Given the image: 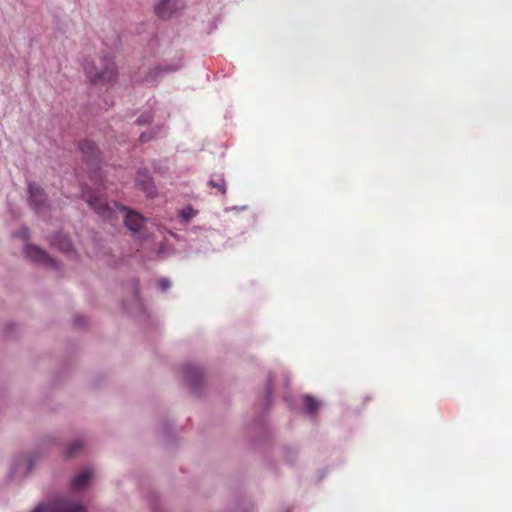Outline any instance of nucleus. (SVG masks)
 <instances>
[{"instance_id": "obj_7", "label": "nucleus", "mask_w": 512, "mask_h": 512, "mask_svg": "<svg viewBox=\"0 0 512 512\" xmlns=\"http://www.w3.org/2000/svg\"><path fill=\"white\" fill-rule=\"evenodd\" d=\"M93 477V471L90 468H85L81 470L72 480H71V488L73 491H81L85 489L89 483L91 478Z\"/></svg>"}, {"instance_id": "obj_2", "label": "nucleus", "mask_w": 512, "mask_h": 512, "mask_svg": "<svg viewBox=\"0 0 512 512\" xmlns=\"http://www.w3.org/2000/svg\"><path fill=\"white\" fill-rule=\"evenodd\" d=\"M182 8V0H160L155 6V13L162 19H169Z\"/></svg>"}, {"instance_id": "obj_10", "label": "nucleus", "mask_w": 512, "mask_h": 512, "mask_svg": "<svg viewBox=\"0 0 512 512\" xmlns=\"http://www.w3.org/2000/svg\"><path fill=\"white\" fill-rule=\"evenodd\" d=\"M51 243L63 251H69L71 249L70 240L67 237L62 236V235H57V236L53 237V239L51 240Z\"/></svg>"}, {"instance_id": "obj_6", "label": "nucleus", "mask_w": 512, "mask_h": 512, "mask_svg": "<svg viewBox=\"0 0 512 512\" xmlns=\"http://www.w3.org/2000/svg\"><path fill=\"white\" fill-rule=\"evenodd\" d=\"M28 191L30 194V204L36 210L40 211L44 207L45 194L43 190L35 183H29Z\"/></svg>"}, {"instance_id": "obj_20", "label": "nucleus", "mask_w": 512, "mask_h": 512, "mask_svg": "<svg viewBox=\"0 0 512 512\" xmlns=\"http://www.w3.org/2000/svg\"><path fill=\"white\" fill-rule=\"evenodd\" d=\"M155 79L152 77V75H149L147 78H146V82L148 83H152Z\"/></svg>"}, {"instance_id": "obj_3", "label": "nucleus", "mask_w": 512, "mask_h": 512, "mask_svg": "<svg viewBox=\"0 0 512 512\" xmlns=\"http://www.w3.org/2000/svg\"><path fill=\"white\" fill-rule=\"evenodd\" d=\"M80 151L83 155V158L89 166L96 165L99 159V149L95 146V144L92 141H83L80 144Z\"/></svg>"}, {"instance_id": "obj_8", "label": "nucleus", "mask_w": 512, "mask_h": 512, "mask_svg": "<svg viewBox=\"0 0 512 512\" xmlns=\"http://www.w3.org/2000/svg\"><path fill=\"white\" fill-rule=\"evenodd\" d=\"M136 185L139 189L144 191L148 196L155 193V185L150 176L145 171H139L136 176Z\"/></svg>"}, {"instance_id": "obj_12", "label": "nucleus", "mask_w": 512, "mask_h": 512, "mask_svg": "<svg viewBox=\"0 0 512 512\" xmlns=\"http://www.w3.org/2000/svg\"><path fill=\"white\" fill-rule=\"evenodd\" d=\"M210 185L216 188L220 193L225 194L226 183L222 176H215L210 180Z\"/></svg>"}, {"instance_id": "obj_18", "label": "nucleus", "mask_w": 512, "mask_h": 512, "mask_svg": "<svg viewBox=\"0 0 512 512\" xmlns=\"http://www.w3.org/2000/svg\"><path fill=\"white\" fill-rule=\"evenodd\" d=\"M149 139H150V137H149L146 133H142V134L140 135V141H141V142H146V141H148Z\"/></svg>"}, {"instance_id": "obj_16", "label": "nucleus", "mask_w": 512, "mask_h": 512, "mask_svg": "<svg viewBox=\"0 0 512 512\" xmlns=\"http://www.w3.org/2000/svg\"><path fill=\"white\" fill-rule=\"evenodd\" d=\"M158 286L162 291H165L170 287V281L168 279L162 278L158 281Z\"/></svg>"}, {"instance_id": "obj_22", "label": "nucleus", "mask_w": 512, "mask_h": 512, "mask_svg": "<svg viewBox=\"0 0 512 512\" xmlns=\"http://www.w3.org/2000/svg\"><path fill=\"white\" fill-rule=\"evenodd\" d=\"M75 322L77 323V325H81L79 319H75Z\"/></svg>"}, {"instance_id": "obj_17", "label": "nucleus", "mask_w": 512, "mask_h": 512, "mask_svg": "<svg viewBox=\"0 0 512 512\" xmlns=\"http://www.w3.org/2000/svg\"><path fill=\"white\" fill-rule=\"evenodd\" d=\"M151 116L150 115H142L137 119V123L139 125L147 124L151 122Z\"/></svg>"}, {"instance_id": "obj_19", "label": "nucleus", "mask_w": 512, "mask_h": 512, "mask_svg": "<svg viewBox=\"0 0 512 512\" xmlns=\"http://www.w3.org/2000/svg\"><path fill=\"white\" fill-rule=\"evenodd\" d=\"M188 370H191L192 373L195 374L196 377L199 375V370L195 367H189Z\"/></svg>"}, {"instance_id": "obj_21", "label": "nucleus", "mask_w": 512, "mask_h": 512, "mask_svg": "<svg viewBox=\"0 0 512 512\" xmlns=\"http://www.w3.org/2000/svg\"><path fill=\"white\" fill-rule=\"evenodd\" d=\"M161 71H162L161 69L157 68V69H155V70L153 71V74L157 75V74H159Z\"/></svg>"}, {"instance_id": "obj_15", "label": "nucleus", "mask_w": 512, "mask_h": 512, "mask_svg": "<svg viewBox=\"0 0 512 512\" xmlns=\"http://www.w3.org/2000/svg\"><path fill=\"white\" fill-rule=\"evenodd\" d=\"M15 235L19 238L27 239L29 236V230L28 228L23 227L19 231H17Z\"/></svg>"}, {"instance_id": "obj_5", "label": "nucleus", "mask_w": 512, "mask_h": 512, "mask_svg": "<svg viewBox=\"0 0 512 512\" xmlns=\"http://www.w3.org/2000/svg\"><path fill=\"white\" fill-rule=\"evenodd\" d=\"M120 210L125 213L124 223L126 227L133 232H138L143 226V217L134 211H128L125 207H121Z\"/></svg>"}, {"instance_id": "obj_9", "label": "nucleus", "mask_w": 512, "mask_h": 512, "mask_svg": "<svg viewBox=\"0 0 512 512\" xmlns=\"http://www.w3.org/2000/svg\"><path fill=\"white\" fill-rule=\"evenodd\" d=\"M89 206L94 209L98 214L104 217H110V208L108 205L102 201L97 196L93 195H83Z\"/></svg>"}, {"instance_id": "obj_14", "label": "nucleus", "mask_w": 512, "mask_h": 512, "mask_svg": "<svg viewBox=\"0 0 512 512\" xmlns=\"http://www.w3.org/2000/svg\"><path fill=\"white\" fill-rule=\"evenodd\" d=\"M195 214H196V212L191 207H187V208L183 209L180 213L181 217L186 221H189L190 219H192L195 216Z\"/></svg>"}, {"instance_id": "obj_4", "label": "nucleus", "mask_w": 512, "mask_h": 512, "mask_svg": "<svg viewBox=\"0 0 512 512\" xmlns=\"http://www.w3.org/2000/svg\"><path fill=\"white\" fill-rule=\"evenodd\" d=\"M25 254L31 260L36 262H40L47 266H54L55 261L48 254H46L43 250L36 246H26Z\"/></svg>"}, {"instance_id": "obj_11", "label": "nucleus", "mask_w": 512, "mask_h": 512, "mask_svg": "<svg viewBox=\"0 0 512 512\" xmlns=\"http://www.w3.org/2000/svg\"><path fill=\"white\" fill-rule=\"evenodd\" d=\"M304 406H305L306 411L308 413L312 414L318 410L319 402L311 396H305Z\"/></svg>"}, {"instance_id": "obj_1", "label": "nucleus", "mask_w": 512, "mask_h": 512, "mask_svg": "<svg viewBox=\"0 0 512 512\" xmlns=\"http://www.w3.org/2000/svg\"><path fill=\"white\" fill-rule=\"evenodd\" d=\"M83 69L89 82L95 86H110L117 81V66L110 55L86 59Z\"/></svg>"}, {"instance_id": "obj_13", "label": "nucleus", "mask_w": 512, "mask_h": 512, "mask_svg": "<svg viewBox=\"0 0 512 512\" xmlns=\"http://www.w3.org/2000/svg\"><path fill=\"white\" fill-rule=\"evenodd\" d=\"M82 443L80 441H76L74 443H72L66 450L65 454H66V457L67 458H70V457H73L75 455H77V453L80 451V449L82 448Z\"/></svg>"}]
</instances>
